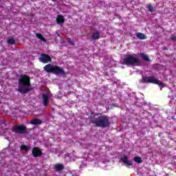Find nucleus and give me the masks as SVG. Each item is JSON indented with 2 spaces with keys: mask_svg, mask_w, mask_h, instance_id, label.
Segmentation results:
<instances>
[{
  "mask_svg": "<svg viewBox=\"0 0 176 176\" xmlns=\"http://www.w3.org/2000/svg\"><path fill=\"white\" fill-rule=\"evenodd\" d=\"M19 87H18V91L21 94H27L28 91H31V78L30 76L21 75L18 80Z\"/></svg>",
  "mask_w": 176,
  "mask_h": 176,
  "instance_id": "f257e3e1",
  "label": "nucleus"
},
{
  "mask_svg": "<svg viewBox=\"0 0 176 176\" xmlns=\"http://www.w3.org/2000/svg\"><path fill=\"white\" fill-rule=\"evenodd\" d=\"M90 123L94 124L96 127H100L101 129H107L111 126V121L108 116H100L98 118H90Z\"/></svg>",
  "mask_w": 176,
  "mask_h": 176,
  "instance_id": "f03ea898",
  "label": "nucleus"
},
{
  "mask_svg": "<svg viewBox=\"0 0 176 176\" xmlns=\"http://www.w3.org/2000/svg\"><path fill=\"white\" fill-rule=\"evenodd\" d=\"M122 64L123 65L140 67V65H141V60H140L138 58H136L133 54H128L122 59Z\"/></svg>",
  "mask_w": 176,
  "mask_h": 176,
  "instance_id": "7ed1b4c3",
  "label": "nucleus"
},
{
  "mask_svg": "<svg viewBox=\"0 0 176 176\" xmlns=\"http://www.w3.org/2000/svg\"><path fill=\"white\" fill-rule=\"evenodd\" d=\"M44 71L48 74H54V75H60L65 74L64 69L61 68L60 66L52 65L51 64H47L44 67Z\"/></svg>",
  "mask_w": 176,
  "mask_h": 176,
  "instance_id": "20e7f679",
  "label": "nucleus"
},
{
  "mask_svg": "<svg viewBox=\"0 0 176 176\" xmlns=\"http://www.w3.org/2000/svg\"><path fill=\"white\" fill-rule=\"evenodd\" d=\"M140 83H153L154 85H157L158 86H163L164 85L162 81L157 80V78H155L153 76H142Z\"/></svg>",
  "mask_w": 176,
  "mask_h": 176,
  "instance_id": "39448f33",
  "label": "nucleus"
},
{
  "mask_svg": "<svg viewBox=\"0 0 176 176\" xmlns=\"http://www.w3.org/2000/svg\"><path fill=\"white\" fill-rule=\"evenodd\" d=\"M11 131L16 134H25L27 133V126L24 124H14L11 129Z\"/></svg>",
  "mask_w": 176,
  "mask_h": 176,
  "instance_id": "423d86ee",
  "label": "nucleus"
},
{
  "mask_svg": "<svg viewBox=\"0 0 176 176\" xmlns=\"http://www.w3.org/2000/svg\"><path fill=\"white\" fill-rule=\"evenodd\" d=\"M39 61L43 63V64H47V63H52V57L46 54H41L39 57Z\"/></svg>",
  "mask_w": 176,
  "mask_h": 176,
  "instance_id": "0eeeda50",
  "label": "nucleus"
},
{
  "mask_svg": "<svg viewBox=\"0 0 176 176\" xmlns=\"http://www.w3.org/2000/svg\"><path fill=\"white\" fill-rule=\"evenodd\" d=\"M32 155L34 157H39L42 155V151L39 147H34L32 150Z\"/></svg>",
  "mask_w": 176,
  "mask_h": 176,
  "instance_id": "6e6552de",
  "label": "nucleus"
},
{
  "mask_svg": "<svg viewBox=\"0 0 176 176\" xmlns=\"http://www.w3.org/2000/svg\"><path fill=\"white\" fill-rule=\"evenodd\" d=\"M121 162H124V164H125V166H126V167L128 166H133V162H131V161L129 160V157H127V155H125L122 157L120 158Z\"/></svg>",
  "mask_w": 176,
  "mask_h": 176,
  "instance_id": "1a4fd4ad",
  "label": "nucleus"
},
{
  "mask_svg": "<svg viewBox=\"0 0 176 176\" xmlns=\"http://www.w3.org/2000/svg\"><path fill=\"white\" fill-rule=\"evenodd\" d=\"M49 95L48 94H43V104L44 107H47L49 105Z\"/></svg>",
  "mask_w": 176,
  "mask_h": 176,
  "instance_id": "9d476101",
  "label": "nucleus"
},
{
  "mask_svg": "<svg viewBox=\"0 0 176 176\" xmlns=\"http://www.w3.org/2000/svg\"><path fill=\"white\" fill-rule=\"evenodd\" d=\"M30 124L38 126V124H42V120L39 118H34L30 121Z\"/></svg>",
  "mask_w": 176,
  "mask_h": 176,
  "instance_id": "9b49d317",
  "label": "nucleus"
},
{
  "mask_svg": "<svg viewBox=\"0 0 176 176\" xmlns=\"http://www.w3.org/2000/svg\"><path fill=\"white\" fill-rule=\"evenodd\" d=\"M65 21V19L63 15H58L56 17L57 24H63Z\"/></svg>",
  "mask_w": 176,
  "mask_h": 176,
  "instance_id": "f8f14e48",
  "label": "nucleus"
},
{
  "mask_svg": "<svg viewBox=\"0 0 176 176\" xmlns=\"http://www.w3.org/2000/svg\"><path fill=\"white\" fill-rule=\"evenodd\" d=\"M54 170L56 172L63 171V170H64V165L61 164H56L54 165Z\"/></svg>",
  "mask_w": 176,
  "mask_h": 176,
  "instance_id": "ddd939ff",
  "label": "nucleus"
},
{
  "mask_svg": "<svg viewBox=\"0 0 176 176\" xmlns=\"http://www.w3.org/2000/svg\"><path fill=\"white\" fill-rule=\"evenodd\" d=\"M99 38H100V32L98 31L94 32L91 35V39H93V41H97Z\"/></svg>",
  "mask_w": 176,
  "mask_h": 176,
  "instance_id": "4468645a",
  "label": "nucleus"
},
{
  "mask_svg": "<svg viewBox=\"0 0 176 176\" xmlns=\"http://www.w3.org/2000/svg\"><path fill=\"white\" fill-rule=\"evenodd\" d=\"M136 36L138 39L144 40L146 39V36L144 33L138 32L136 33Z\"/></svg>",
  "mask_w": 176,
  "mask_h": 176,
  "instance_id": "2eb2a0df",
  "label": "nucleus"
},
{
  "mask_svg": "<svg viewBox=\"0 0 176 176\" xmlns=\"http://www.w3.org/2000/svg\"><path fill=\"white\" fill-rule=\"evenodd\" d=\"M140 57L142 58V60L146 61L147 63H149V61H151L149 56L146 54H140Z\"/></svg>",
  "mask_w": 176,
  "mask_h": 176,
  "instance_id": "dca6fc26",
  "label": "nucleus"
},
{
  "mask_svg": "<svg viewBox=\"0 0 176 176\" xmlns=\"http://www.w3.org/2000/svg\"><path fill=\"white\" fill-rule=\"evenodd\" d=\"M133 160L134 162H135V163H138V164H141V163H142V158H141V157H138V156H135L133 157Z\"/></svg>",
  "mask_w": 176,
  "mask_h": 176,
  "instance_id": "f3484780",
  "label": "nucleus"
},
{
  "mask_svg": "<svg viewBox=\"0 0 176 176\" xmlns=\"http://www.w3.org/2000/svg\"><path fill=\"white\" fill-rule=\"evenodd\" d=\"M36 38H38V39H40L43 42H46V38H45V37H43V36L41 34L37 33L36 34Z\"/></svg>",
  "mask_w": 176,
  "mask_h": 176,
  "instance_id": "a211bd4d",
  "label": "nucleus"
},
{
  "mask_svg": "<svg viewBox=\"0 0 176 176\" xmlns=\"http://www.w3.org/2000/svg\"><path fill=\"white\" fill-rule=\"evenodd\" d=\"M8 43L9 45H14V43H16V40H14L13 38H9L8 40Z\"/></svg>",
  "mask_w": 176,
  "mask_h": 176,
  "instance_id": "6ab92c4d",
  "label": "nucleus"
},
{
  "mask_svg": "<svg viewBox=\"0 0 176 176\" xmlns=\"http://www.w3.org/2000/svg\"><path fill=\"white\" fill-rule=\"evenodd\" d=\"M21 149L22 151H30V146H25V145H24V144H22V145L21 146Z\"/></svg>",
  "mask_w": 176,
  "mask_h": 176,
  "instance_id": "aec40b11",
  "label": "nucleus"
},
{
  "mask_svg": "<svg viewBox=\"0 0 176 176\" xmlns=\"http://www.w3.org/2000/svg\"><path fill=\"white\" fill-rule=\"evenodd\" d=\"M147 8H148V10H149V12H154V10H155V8H153V6H152V5H151V4H148V6H147Z\"/></svg>",
  "mask_w": 176,
  "mask_h": 176,
  "instance_id": "412c9836",
  "label": "nucleus"
},
{
  "mask_svg": "<svg viewBox=\"0 0 176 176\" xmlns=\"http://www.w3.org/2000/svg\"><path fill=\"white\" fill-rule=\"evenodd\" d=\"M170 38H171L172 41H173V42H175V41H176V36L175 34H171Z\"/></svg>",
  "mask_w": 176,
  "mask_h": 176,
  "instance_id": "4be33fe9",
  "label": "nucleus"
},
{
  "mask_svg": "<svg viewBox=\"0 0 176 176\" xmlns=\"http://www.w3.org/2000/svg\"><path fill=\"white\" fill-rule=\"evenodd\" d=\"M67 41L69 43H70V45H74V42L72 41V40L70 38H67Z\"/></svg>",
  "mask_w": 176,
  "mask_h": 176,
  "instance_id": "5701e85b",
  "label": "nucleus"
},
{
  "mask_svg": "<svg viewBox=\"0 0 176 176\" xmlns=\"http://www.w3.org/2000/svg\"><path fill=\"white\" fill-rule=\"evenodd\" d=\"M164 50H167V47H164Z\"/></svg>",
  "mask_w": 176,
  "mask_h": 176,
  "instance_id": "b1692460",
  "label": "nucleus"
}]
</instances>
